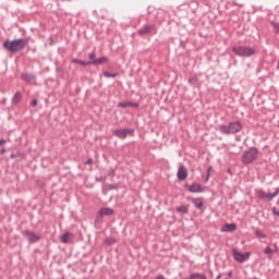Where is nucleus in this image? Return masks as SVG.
Returning a JSON list of instances; mask_svg holds the SVG:
<instances>
[{
    "instance_id": "f8f14e48",
    "label": "nucleus",
    "mask_w": 279,
    "mask_h": 279,
    "mask_svg": "<svg viewBox=\"0 0 279 279\" xmlns=\"http://www.w3.org/2000/svg\"><path fill=\"white\" fill-rule=\"evenodd\" d=\"M21 78L27 84H36V75L31 73H22Z\"/></svg>"
},
{
    "instance_id": "a211bd4d",
    "label": "nucleus",
    "mask_w": 279,
    "mask_h": 279,
    "mask_svg": "<svg viewBox=\"0 0 279 279\" xmlns=\"http://www.w3.org/2000/svg\"><path fill=\"white\" fill-rule=\"evenodd\" d=\"M236 230V226L234 223L226 225V229H222L223 232H234Z\"/></svg>"
},
{
    "instance_id": "2eb2a0df",
    "label": "nucleus",
    "mask_w": 279,
    "mask_h": 279,
    "mask_svg": "<svg viewBox=\"0 0 279 279\" xmlns=\"http://www.w3.org/2000/svg\"><path fill=\"white\" fill-rule=\"evenodd\" d=\"M192 204L197 208V210L204 209V198L197 197V198H191Z\"/></svg>"
},
{
    "instance_id": "1a4fd4ad",
    "label": "nucleus",
    "mask_w": 279,
    "mask_h": 279,
    "mask_svg": "<svg viewBox=\"0 0 279 279\" xmlns=\"http://www.w3.org/2000/svg\"><path fill=\"white\" fill-rule=\"evenodd\" d=\"M189 193H206V186H203L199 183H193L192 185H185Z\"/></svg>"
},
{
    "instance_id": "bb28decb",
    "label": "nucleus",
    "mask_w": 279,
    "mask_h": 279,
    "mask_svg": "<svg viewBox=\"0 0 279 279\" xmlns=\"http://www.w3.org/2000/svg\"><path fill=\"white\" fill-rule=\"evenodd\" d=\"M7 141L5 140H0V147H2V145H5ZM5 147H3L2 149H0V154L3 155L5 154Z\"/></svg>"
},
{
    "instance_id": "a19ab883",
    "label": "nucleus",
    "mask_w": 279,
    "mask_h": 279,
    "mask_svg": "<svg viewBox=\"0 0 279 279\" xmlns=\"http://www.w3.org/2000/svg\"><path fill=\"white\" fill-rule=\"evenodd\" d=\"M10 158L14 159V158H16V155L11 154V155H10Z\"/></svg>"
},
{
    "instance_id": "4be33fe9",
    "label": "nucleus",
    "mask_w": 279,
    "mask_h": 279,
    "mask_svg": "<svg viewBox=\"0 0 279 279\" xmlns=\"http://www.w3.org/2000/svg\"><path fill=\"white\" fill-rule=\"evenodd\" d=\"M104 76L105 77H119V73H110V72H108V71H105L104 72Z\"/></svg>"
},
{
    "instance_id": "39448f33",
    "label": "nucleus",
    "mask_w": 279,
    "mask_h": 279,
    "mask_svg": "<svg viewBox=\"0 0 279 279\" xmlns=\"http://www.w3.org/2000/svg\"><path fill=\"white\" fill-rule=\"evenodd\" d=\"M138 36H156L158 34V26L156 24H146L137 31Z\"/></svg>"
},
{
    "instance_id": "6ab92c4d",
    "label": "nucleus",
    "mask_w": 279,
    "mask_h": 279,
    "mask_svg": "<svg viewBox=\"0 0 279 279\" xmlns=\"http://www.w3.org/2000/svg\"><path fill=\"white\" fill-rule=\"evenodd\" d=\"M72 63L73 64H80L81 66H88L90 65V63H88V61H82L80 59H72Z\"/></svg>"
},
{
    "instance_id": "6e6552de",
    "label": "nucleus",
    "mask_w": 279,
    "mask_h": 279,
    "mask_svg": "<svg viewBox=\"0 0 279 279\" xmlns=\"http://www.w3.org/2000/svg\"><path fill=\"white\" fill-rule=\"evenodd\" d=\"M23 236L27 239L28 243H38L40 239H43L40 235L29 231V230H24L22 231Z\"/></svg>"
},
{
    "instance_id": "a878e982",
    "label": "nucleus",
    "mask_w": 279,
    "mask_h": 279,
    "mask_svg": "<svg viewBox=\"0 0 279 279\" xmlns=\"http://www.w3.org/2000/svg\"><path fill=\"white\" fill-rule=\"evenodd\" d=\"M88 58L90 60L89 62H95V60H97V54L93 51L88 54Z\"/></svg>"
},
{
    "instance_id": "f704fd0d",
    "label": "nucleus",
    "mask_w": 279,
    "mask_h": 279,
    "mask_svg": "<svg viewBox=\"0 0 279 279\" xmlns=\"http://www.w3.org/2000/svg\"><path fill=\"white\" fill-rule=\"evenodd\" d=\"M272 215H275L276 217H279V210L276 207L272 208Z\"/></svg>"
},
{
    "instance_id": "393cba45",
    "label": "nucleus",
    "mask_w": 279,
    "mask_h": 279,
    "mask_svg": "<svg viewBox=\"0 0 279 279\" xmlns=\"http://www.w3.org/2000/svg\"><path fill=\"white\" fill-rule=\"evenodd\" d=\"M105 243H107V245H114V243H117V240H114L112 238H107L105 240Z\"/></svg>"
},
{
    "instance_id": "0eeeda50",
    "label": "nucleus",
    "mask_w": 279,
    "mask_h": 279,
    "mask_svg": "<svg viewBox=\"0 0 279 279\" xmlns=\"http://www.w3.org/2000/svg\"><path fill=\"white\" fill-rule=\"evenodd\" d=\"M232 253H233V258H234V260H236V263H245L252 254L250 252L240 253L239 251H236V248H233Z\"/></svg>"
},
{
    "instance_id": "79ce46f5",
    "label": "nucleus",
    "mask_w": 279,
    "mask_h": 279,
    "mask_svg": "<svg viewBox=\"0 0 279 279\" xmlns=\"http://www.w3.org/2000/svg\"><path fill=\"white\" fill-rule=\"evenodd\" d=\"M96 182H101V178H96Z\"/></svg>"
},
{
    "instance_id": "423d86ee",
    "label": "nucleus",
    "mask_w": 279,
    "mask_h": 279,
    "mask_svg": "<svg viewBox=\"0 0 279 279\" xmlns=\"http://www.w3.org/2000/svg\"><path fill=\"white\" fill-rule=\"evenodd\" d=\"M278 193H279V187L276 190L275 193H267V192H265L263 190H259L257 192V197L259 199H264L266 202H271L274 199V197H276L278 195Z\"/></svg>"
},
{
    "instance_id": "c85d7f7f",
    "label": "nucleus",
    "mask_w": 279,
    "mask_h": 279,
    "mask_svg": "<svg viewBox=\"0 0 279 279\" xmlns=\"http://www.w3.org/2000/svg\"><path fill=\"white\" fill-rule=\"evenodd\" d=\"M195 278H199V279H208V277H206V275L204 274H199V272H194V279Z\"/></svg>"
},
{
    "instance_id": "f3484780",
    "label": "nucleus",
    "mask_w": 279,
    "mask_h": 279,
    "mask_svg": "<svg viewBox=\"0 0 279 279\" xmlns=\"http://www.w3.org/2000/svg\"><path fill=\"white\" fill-rule=\"evenodd\" d=\"M177 213H182L183 215H189V205H182L177 207Z\"/></svg>"
},
{
    "instance_id": "72a5a7b5",
    "label": "nucleus",
    "mask_w": 279,
    "mask_h": 279,
    "mask_svg": "<svg viewBox=\"0 0 279 279\" xmlns=\"http://www.w3.org/2000/svg\"><path fill=\"white\" fill-rule=\"evenodd\" d=\"M31 106H33V107L38 106V100H37V99H33V100L31 101Z\"/></svg>"
},
{
    "instance_id": "c756f323",
    "label": "nucleus",
    "mask_w": 279,
    "mask_h": 279,
    "mask_svg": "<svg viewBox=\"0 0 279 279\" xmlns=\"http://www.w3.org/2000/svg\"><path fill=\"white\" fill-rule=\"evenodd\" d=\"M118 108H130V102H119Z\"/></svg>"
},
{
    "instance_id": "ea45409f",
    "label": "nucleus",
    "mask_w": 279,
    "mask_h": 279,
    "mask_svg": "<svg viewBox=\"0 0 279 279\" xmlns=\"http://www.w3.org/2000/svg\"><path fill=\"white\" fill-rule=\"evenodd\" d=\"M156 279H165V277L162 275H159L156 277Z\"/></svg>"
},
{
    "instance_id": "b1692460",
    "label": "nucleus",
    "mask_w": 279,
    "mask_h": 279,
    "mask_svg": "<svg viewBox=\"0 0 279 279\" xmlns=\"http://www.w3.org/2000/svg\"><path fill=\"white\" fill-rule=\"evenodd\" d=\"M270 25L274 27L276 31V34H279V23L271 21Z\"/></svg>"
},
{
    "instance_id": "dca6fc26",
    "label": "nucleus",
    "mask_w": 279,
    "mask_h": 279,
    "mask_svg": "<svg viewBox=\"0 0 279 279\" xmlns=\"http://www.w3.org/2000/svg\"><path fill=\"white\" fill-rule=\"evenodd\" d=\"M21 99H23V95L21 94V92H16L11 99L12 106L21 104Z\"/></svg>"
},
{
    "instance_id": "aec40b11",
    "label": "nucleus",
    "mask_w": 279,
    "mask_h": 279,
    "mask_svg": "<svg viewBox=\"0 0 279 279\" xmlns=\"http://www.w3.org/2000/svg\"><path fill=\"white\" fill-rule=\"evenodd\" d=\"M69 236H71V232H65V233L61 236V243H69Z\"/></svg>"
},
{
    "instance_id": "ddd939ff",
    "label": "nucleus",
    "mask_w": 279,
    "mask_h": 279,
    "mask_svg": "<svg viewBox=\"0 0 279 279\" xmlns=\"http://www.w3.org/2000/svg\"><path fill=\"white\" fill-rule=\"evenodd\" d=\"M177 175L178 180L184 181L189 178V170L184 166H180Z\"/></svg>"
},
{
    "instance_id": "cd10ccee",
    "label": "nucleus",
    "mask_w": 279,
    "mask_h": 279,
    "mask_svg": "<svg viewBox=\"0 0 279 279\" xmlns=\"http://www.w3.org/2000/svg\"><path fill=\"white\" fill-rule=\"evenodd\" d=\"M108 191H114L116 189H119L118 184H107L106 185Z\"/></svg>"
},
{
    "instance_id": "4468645a",
    "label": "nucleus",
    "mask_w": 279,
    "mask_h": 279,
    "mask_svg": "<svg viewBox=\"0 0 279 279\" xmlns=\"http://www.w3.org/2000/svg\"><path fill=\"white\" fill-rule=\"evenodd\" d=\"M109 62H110V59H108V57H100L95 61H88V64H93L94 66H97L99 64H108Z\"/></svg>"
},
{
    "instance_id": "a18cd8bd",
    "label": "nucleus",
    "mask_w": 279,
    "mask_h": 279,
    "mask_svg": "<svg viewBox=\"0 0 279 279\" xmlns=\"http://www.w3.org/2000/svg\"><path fill=\"white\" fill-rule=\"evenodd\" d=\"M275 252H278V248H276V250L274 251V253H275Z\"/></svg>"
},
{
    "instance_id": "e433bc0d",
    "label": "nucleus",
    "mask_w": 279,
    "mask_h": 279,
    "mask_svg": "<svg viewBox=\"0 0 279 279\" xmlns=\"http://www.w3.org/2000/svg\"><path fill=\"white\" fill-rule=\"evenodd\" d=\"M227 173H229V175H234V173L232 172V169H231V168H228V169H227Z\"/></svg>"
},
{
    "instance_id": "f257e3e1",
    "label": "nucleus",
    "mask_w": 279,
    "mask_h": 279,
    "mask_svg": "<svg viewBox=\"0 0 279 279\" xmlns=\"http://www.w3.org/2000/svg\"><path fill=\"white\" fill-rule=\"evenodd\" d=\"M29 45V37L26 38H20V39H13L10 41V39H7L2 47L7 49V51H10L11 53H17V51H23L25 47Z\"/></svg>"
},
{
    "instance_id": "7ed1b4c3",
    "label": "nucleus",
    "mask_w": 279,
    "mask_h": 279,
    "mask_svg": "<svg viewBox=\"0 0 279 279\" xmlns=\"http://www.w3.org/2000/svg\"><path fill=\"white\" fill-rule=\"evenodd\" d=\"M258 154H260V151L256 147H251L243 153L242 163L252 165V162H256V160H258Z\"/></svg>"
},
{
    "instance_id": "f03ea898",
    "label": "nucleus",
    "mask_w": 279,
    "mask_h": 279,
    "mask_svg": "<svg viewBox=\"0 0 279 279\" xmlns=\"http://www.w3.org/2000/svg\"><path fill=\"white\" fill-rule=\"evenodd\" d=\"M243 130V123L241 121L230 122L228 125L222 124L219 126L221 134H239Z\"/></svg>"
},
{
    "instance_id": "9b49d317",
    "label": "nucleus",
    "mask_w": 279,
    "mask_h": 279,
    "mask_svg": "<svg viewBox=\"0 0 279 279\" xmlns=\"http://www.w3.org/2000/svg\"><path fill=\"white\" fill-rule=\"evenodd\" d=\"M128 134H132V130L124 129V130H116L113 131V136H117L118 138H128Z\"/></svg>"
},
{
    "instance_id": "4c0bfd02",
    "label": "nucleus",
    "mask_w": 279,
    "mask_h": 279,
    "mask_svg": "<svg viewBox=\"0 0 279 279\" xmlns=\"http://www.w3.org/2000/svg\"><path fill=\"white\" fill-rule=\"evenodd\" d=\"M210 180V172H207V177L205 179V182H208Z\"/></svg>"
},
{
    "instance_id": "412c9836",
    "label": "nucleus",
    "mask_w": 279,
    "mask_h": 279,
    "mask_svg": "<svg viewBox=\"0 0 279 279\" xmlns=\"http://www.w3.org/2000/svg\"><path fill=\"white\" fill-rule=\"evenodd\" d=\"M255 235L257 236V239H267V234H265L263 231L260 230H256L255 231Z\"/></svg>"
},
{
    "instance_id": "5701e85b",
    "label": "nucleus",
    "mask_w": 279,
    "mask_h": 279,
    "mask_svg": "<svg viewBox=\"0 0 279 279\" xmlns=\"http://www.w3.org/2000/svg\"><path fill=\"white\" fill-rule=\"evenodd\" d=\"M197 82H198L197 76H192L191 78H189V84L191 86H195V84H197Z\"/></svg>"
},
{
    "instance_id": "9d476101",
    "label": "nucleus",
    "mask_w": 279,
    "mask_h": 279,
    "mask_svg": "<svg viewBox=\"0 0 279 279\" xmlns=\"http://www.w3.org/2000/svg\"><path fill=\"white\" fill-rule=\"evenodd\" d=\"M114 215V209L110 207H102L98 211V219H101L102 217H112Z\"/></svg>"
},
{
    "instance_id": "473e14b6",
    "label": "nucleus",
    "mask_w": 279,
    "mask_h": 279,
    "mask_svg": "<svg viewBox=\"0 0 279 279\" xmlns=\"http://www.w3.org/2000/svg\"><path fill=\"white\" fill-rule=\"evenodd\" d=\"M108 175H109V178H114V175H116L114 169H111V170L109 171Z\"/></svg>"
},
{
    "instance_id": "7c9ffc66",
    "label": "nucleus",
    "mask_w": 279,
    "mask_h": 279,
    "mask_svg": "<svg viewBox=\"0 0 279 279\" xmlns=\"http://www.w3.org/2000/svg\"><path fill=\"white\" fill-rule=\"evenodd\" d=\"M141 105L138 102H129V108H140Z\"/></svg>"
},
{
    "instance_id": "20e7f679",
    "label": "nucleus",
    "mask_w": 279,
    "mask_h": 279,
    "mask_svg": "<svg viewBox=\"0 0 279 279\" xmlns=\"http://www.w3.org/2000/svg\"><path fill=\"white\" fill-rule=\"evenodd\" d=\"M231 51L239 56L240 58H250L256 53V50L247 46H234Z\"/></svg>"
},
{
    "instance_id": "2f4dec72",
    "label": "nucleus",
    "mask_w": 279,
    "mask_h": 279,
    "mask_svg": "<svg viewBox=\"0 0 279 279\" xmlns=\"http://www.w3.org/2000/svg\"><path fill=\"white\" fill-rule=\"evenodd\" d=\"M264 253L265 254H274V250H271V247H269V246H266L264 250Z\"/></svg>"
},
{
    "instance_id": "58836bf2",
    "label": "nucleus",
    "mask_w": 279,
    "mask_h": 279,
    "mask_svg": "<svg viewBox=\"0 0 279 279\" xmlns=\"http://www.w3.org/2000/svg\"><path fill=\"white\" fill-rule=\"evenodd\" d=\"M210 171H213V166H209V167L207 168V173H210Z\"/></svg>"
},
{
    "instance_id": "37998d69",
    "label": "nucleus",
    "mask_w": 279,
    "mask_h": 279,
    "mask_svg": "<svg viewBox=\"0 0 279 279\" xmlns=\"http://www.w3.org/2000/svg\"><path fill=\"white\" fill-rule=\"evenodd\" d=\"M228 276H229V277H232V271H229V272H228Z\"/></svg>"
},
{
    "instance_id": "c03bdc74",
    "label": "nucleus",
    "mask_w": 279,
    "mask_h": 279,
    "mask_svg": "<svg viewBox=\"0 0 279 279\" xmlns=\"http://www.w3.org/2000/svg\"><path fill=\"white\" fill-rule=\"evenodd\" d=\"M221 278V275H218L217 277H216V279H220Z\"/></svg>"
},
{
    "instance_id": "c9c22d12",
    "label": "nucleus",
    "mask_w": 279,
    "mask_h": 279,
    "mask_svg": "<svg viewBox=\"0 0 279 279\" xmlns=\"http://www.w3.org/2000/svg\"><path fill=\"white\" fill-rule=\"evenodd\" d=\"M85 165H93V158H88V159L85 161Z\"/></svg>"
}]
</instances>
